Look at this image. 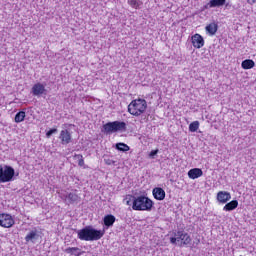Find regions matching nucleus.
Returning <instances> with one entry per match:
<instances>
[{
	"instance_id": "10",
	"label": "nucleus",
	"mask_w": 256,
	"mask_h": 256,
	"mask_svg": "<svg viewBox=\"0 0 256 256\" xmlns=\"http://www.w3.org/2000/svg\"><path fill=\"white\" fill-rule=\"evenodd\" d=\"M216 199L218 203L225 205V203H227L228 201H231V193L227 191H219L217 193Z\"/></svg>"
},
{
	"instance_id": "23",
	"label": "nucleus",
	"mask_w": 256,
	"mask_h": 256,
	"mask_svg": "<svg viewBox=\"0 0 256 256\" xmlns=\"http://www.w3.org/2000/svg\"><path fill=\"white\" fill-rule=\"evenodd\" d=\"M135 199H137V197L133 196V195H127L124 198V202L126 203V205H128V207H131V205L133 206L135 203Z\"/></svg>"
},
{
	"instance_id": "3",
	"label": "nucleus",
	"mask_w": 256,
	"mask_h": 256,
	"mask_svg": "<svg viewBox=\"0 0 256 256\" xmlns=\"http://www.w3.org/2000/svg\"><path fill=\"white\" fill-rule=\"evenodd\" d=\"M132 209L134 211H151L153 209V201L146 196H138L134 199Z\"/></svg>"
},
{
	"instance_id": "12",
	"label": "nucleus",
	"mask_w": 256,
	"mask_h": 256,
	"mask_svg": "<svg viewBox=\"0 0 256 256\" xmlns=\"http://www.w3.org/2000/svg\"><path fill=\"white\" fill-rule=\"evenodd\" d=\"M227 0H210L205 6L204 9H213L215 7H223Z\"/></svg>"
},
{
	"instance_id": "5",
	"label": "nucleus",
	"mask_w": 256,
	"mask_h": 256,
	"mask_svg": "<svg viewBox=\"0 0 256 256\" xmlns=\"http://www.w3.org/2000/svg\"><path fill=\"white\" fill-rule=\"evenodd\" d=\"M11 181H15V169L0 164V183H11Z\"/></svg>"
},
{
	"instance_id": "14",
	"label": "nucleus",
	"mask_w": 256,
	"mask_h": 256,
	"mask_svg": "<svg viewBox=\"0 0 256 256\" xmlns=\"http://www.w3.org/2000/svg\"><path fill=\"white\" fill-rule=\"evenodd\" d=\"M152 193L154 199L157 201H163L165 199V190L163 188H154Z\"/></svg>"
},
{
	"instance_id": "1",
	"label": "nucleus",
	"mask_w": 256,
	"mask_h": 256,
	"mask_svg": "<svg viewBox=\"0 0 256 256\" xmlns=\"http://www.w3.org/2000/svg\"><path fill=\"white\" fill-rule=\"evenodd\" d=\"M80 241H99L105 235V230H97L91 226H86L77 231Z\"/></svg>"
},
{
	"instance_id": "17",
	"label": "nucleus",
	"mask_w": 256,
	"mask_h": 256,
	"mask_svg": "<svg viewBox=\"0 0 256 256\" xmlns=\"http://www.w3.org/2000/svg\"><path fill=\"white\" fill-rule=\"evenodd\" d=\"M236 207H239V202L232 200L223 207V211H235Z\"/></svg>"
},
{
	"instance_id": "26",
	"label": "nucleus",
	"mask_w": 256,
	"mask_h": 256,
	"mask_svg": "<svg viewBox=\"0 0 256 256\" xmlns=\"http://www.w3.org/2000/svg\"><path fill=\"white\" fill-rule=\"evenodd\" d=\"M35 237H37V232L35 231H31L30 233H28L25 237V241L27 243H29V241H33V239H35Z\"/></svg>"
},
{
	"instance_id": "18",
	"label": "nucleus",
	"mask_w": 256,
	"mask_h": 256,
	"mask_svg": "<svg viewBox=\"0 0 256 256\" xmlns=\"http://www.w3.org/2000/svg\"><path fill=\"white\" fill-rule=\"evenodd\" d=\"M65 253L68 255L80 256L82 255L81 249L78 247H68L65 249Z\"/></svg>"
},
{
	"instance_id": "24",
	"label": "nucleus",
	"mask_w": 256,
	"mask_h": 256,
	"mask_svg": "<svg viewBox=\"0 0 256 256\" xmlns=\"http://www.w3.org/2000/svg\"><path fill=\"white\" fill-rule=\"evenodd\" d=\"M116 149L118 151H123L125 153V152L129 151L131 148L129 147V145H127L125 143H117Z\"/></svg>"
},
{
	"instance_id": "29",
	"label": "nucleus",
	"mask_w": 256,
	"mask_h": 256,
	"mask_svg": "<svg viewBox=\"0 0 256 256\" xmlns=\"http://www.w3.org/2000/svg\"><path fill=\"white\" fill-rule=\"evenodd\" d=\"M104 162H105V164L106 165H115V161L113 160V159H111V158H105L104 159Z\"/></svg>"
},
{
	"instance_id": "15",
	"label": "nucleus",
	"mask_w": 256,
	"mask_h": 256,
	"mask_svg": "<svg viewBox=\"0 0 256 256\" xmlns=\"http://www.w3.org/2000/svg\"><path fill=\"white\" fill-rule=\"evenodd\" d=\"M65 201H68L69 203L73 204V203H78V201H80V197L79 195H77V193L74 192H70L68 195L64 196Z\"/></svg>"
},
{
	"instance_id": "19",
	"label": "nucleus",
	"mask_w": 256,
	"mask_h": 256,
	"mask_svg": "<svg viewBox=\"0 0 256 256\" xmlns=\"http://www.w3.org/2000/svg\"><path fill=\"white\" fill-rule=\"evenodd\" d=\"M206 33H208V35H215V33H217V29H218V26L216 23H210L206 26Z\"/></svg>"
},
{
	"instance_id": "2",
	"label": "nucleus",
	"mask_w": 256,
	"mask_h": 256,
	"mask_svg": "<svg viewBox=\"0 0 256 256\" xmlns=\"http://www.w3.org/2000/svg\"><path fill=\"white\" fill-rule=\"evenodd\" d=\"M147 111V101L145 99H135L132 100L128 105V113L134 117H139Z\"/></svg>"
},
{
	"instance_id": "11",
	"label": "nucleus",
	"mask_w": 256,
	"mask_h": 256,
	"mask_svg": "<svg viewBox=\"0 0 256 256\" xmlns=\"http://www.w3.org/2000/svg\"><path fill=\"white\" fill-rule=\"evenodd\" d=\"M59 139H60L62 145H69V143H71V139H72L71 132H69V130H67V129L61 130Z\"/></svg>"
},
{
	"instance_id": "20",
	"label": "nucleus",
	"mask_w": 256,
	"mask_h": 256,
	"mask_svg": "<svg viewBox=\"0 0 256 256\" xmlns=\"http://www.w3.org/2000/svg\"><path fill=\"white\" fill-rule=\"evenodd\" d=\"M242 69H253V67H255V61L251 60V59H246L244 61H242L241 64Z\"/></svg>"
},
{
	"instance_id": "7",
	"label": "nucleus",
	"mask_w": 256,
	"mask_h": 256,
	"mask_svg": "<svg viewBox=\"0 0 256 256\" xmlns=\"http://www.w3.org/2000/svg\"><path fill=\"white\" fill-rule=\"evenodd\" d=\"M15 225V220L11 214H0V227L4 229H9Z\"/></svg>"
},
{
	"instance_id": "21",
	"label": "nucleus",
	"mask_w": 256,
	"mask_h": 256,
	"mask_svg": "<svg viewBox=\"0 0 256 256\" xmlns=\"http://www.w3.org/2000/svg\"><path fill=\"white\" fill-rule=\"evenodd\" d=\"M127 3L132 9H140L141 5H143V1L141 0H127Z\"/></svg>"
},
{
	"instance_id": "31",
	"label": "nucleus",
	"mask_w": 256,
	"mask_h": 256,
	"mask_svg": "<svg viewBox=\"0 0 256 256\" xmlns=\"http://www.w3.org/2000/svg\"><path fill=\"white\" fill-rule=\"evenodd\" d=\"M249 5H255L256 0H246Z\"/></svg>"
},
{
	"instance_id": "13",
	"label": "nucleus",
	"mask_w": 256,
	"mask_h": 256,
	"mask_svg": "<svg viewBox=\"0 0 256 256\" xmlns=\"http://www.w3.org/2000/svg\"><path fill=\"white\" fill-rule=\"evenodd\" d=\"M189 179H199V177H203V170L200 168H193L188 171Z\"/></svg>"
},
{
	"instance_id": "25",
	"label": "nucleus",
	"mask_w": 256,
	"mask_h": 256,
	"mask_svg": "<svg viewBox=\"0 0 256 256\" xmlns=\"http://www.w3.org/2000/svg\"><path fill=\"white\" fill-rule=\"evenodd\" d=\"M198 129H199V121H194V122L190 123L189 131L191 133H196V131H198Z\"/></svg>"
},
{
	"instance_id": "28",
	"label": "nucleus",
	"mask_w": 256,
	"mask_h": 256,
	"mask_svg": "<svg viewBox=\"0 0 256 256\" xmlns=\"http://www.w3.org/2000/svg\"><path fill=\"white\" fill-rule=\"evenodd\" d=\"M57 131H58L57 128H52L48 132H46L47 139H50L51 135H55V133H57Z\"/></svg>"
},
{
	"instance_id": "27",
	"label": "nucleus",
	"mask_w": 256,
	"mask_h": 256,
	"mask_svg": "<svg viewBox=\"0 0 256 256\" xmlns=\"http://www.w3.org/2000/svg\"><path fill=\"white\" fill-rule=\"evenodd\" d=\"M75 157H76V159H78L79 167H83V165H85V160L83 159V155L78 154Z\"/></svg>"
},
{
	"instance_id": "16",
	"label": "nucleus",
	"mask_w": 256,
	"mask_h": 256,
	"mask_svg": "<svg viewBox=\"0 0 256 256\" xmlns=\"http://www.w3.org/2000/svg\"><path fill=\"white\" fill-rule=\"evenodd\" d=\"M104 225L107 229H109V227H113L114 223H115V216L109 214L106 215L103 219Z\"/></svg>"
},
{
	"instance_id": "4",
	"label": "nucleus",
	"mask_w": 256,
	"mask_h": 256,
	"mask_svg": "<svg viewBox=\"0 0 256 256\" xmlns=\"http://www.w3.org/2000/svg\"><path fill=\"white\" fill-rule=\"evenodd\" d=\"M170 243L172 245H177L180 243V247L183 245H190L191 244V236L183 230H179L174 232V236L170 237Z\"/></svg>"
},
{
	"instance_id": "22",
	"label": "nucleus",
	"mask_w": 256,
	"mask_h": 256,
	"mask_svg": "<svg viewBox=\"0 0 256 256\" xmlns=\"http://www.w3.org/2000/svg\"><path fill=\"white\" fill-rule=\"evenodd\" d=\"M25 116V111L18 112L14 118L15 123H23V121H25Z\"/></svg>"
},
{
	"instance_id": "30",
	"label": "nucleus",
	"mask_w": 256,
	"mask_h": 256,
	"mask_svg": "<svg viewBox=\"0 0 256 256\" xmlns=\"http://www.w3.org/2000/svg\"><path fill=\"white\" fill-rule=\"evenodd\" d=\"M157 153H159V149L152 150V151L150 152V154H149V157H151V158L153 159V157H154L155 155H157Z\"/></svg>"
},
{
	"instance_id": "6",
	"label": "nucleus",
	"mask_w": 256,
	"mask_h": 256,
	"mask_svg": "<svg viewBox=\"0 0 256 256\" xmlns=\"http://www.w3.org/2000/svg\"><path fill=\"white\" fill-rule=\"evenodd\" d=\"M103 129L104 133L111 135V133H117V131H125L127 124L120 121L108 122L103 125Z\"/></svg>"
},
{
	"instance_id": "9",
	"label": "nucleus",
	"mask_w": 256,
	"mask_h": 256,
	"mask_svg": "<svg viewBox=\"0 0 256 256\" xmlns=\"http://www.w3.org/2000/svg\"><path fill=\"white\" fill-rule=\"evenodd\" d=\"M191 41L194 49H201L205 46V39H203V36H201V34H194L191 37Z\"/></svg>"
},
{
	"instance_id": "8",
	"label": "nucleus",
	"mask_w": 256,
	"mask_h": 256,
	"mask_svg": "<svg viewBox=\"0 0 256 256\" xmlns=\"http://www.w3.org/2000/svg\"><path fill=\"white\" fill-rule=\"evenodd\" d=\"M31 93L34 97H43V95H47V89L43 83L38 82L33 85Z\"/></svg>"
}]
</instances>
